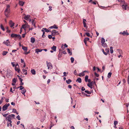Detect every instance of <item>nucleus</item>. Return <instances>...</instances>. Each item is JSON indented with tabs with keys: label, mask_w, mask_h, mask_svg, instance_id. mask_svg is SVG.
I'll return each instance as SVG.
<instances>
[{
	"label": "nucleus",
	"mask_w": 129,
	"mask_h": 129,
	"mask_svg": "<svg viewBox=\"0 0 129 129\" xmlns=\"http://www.w3.org/2000/svg\"><path fill=\"white\" fill-rule=\"evenodd\" d=\"M10 6L9 5H7L5 11V15L7 17H8V14L10 12Z\"/></svg>",
	"instance_id": "nucleus-1"
},
{
	"label": "nucleus",
	"mask_w": 129,
	"mask_h": 129,
	"mask_svg": "<svg viewBox=\"0 0 129 129\" xmlns=\"http://www.w3.org/2000/svg\"><path fill=\"white\" fill-rule=\"evenodd\" d=\"M11 36L12 38L17 37L19 39H20L21 38V36L20 35H17L14 34H12Z\"/></svg>",
	"instance_id": "nucleus-2"
},
{
	"label": "nucleus",
	"mask_w": 129,
	"mask_h": 129,
	"mask_svg": "<svg viewBox=\"0 0 129 129\" xmlns=\"http://www.w3.org/2000/svg\"><path fill=\"white\" fill-rule=\"evenodd\" d=\"M46 64L47 67H48V70L51 69L53 68L52 66L51 63L50 62H48L47 61H46Z\"/></svg>",
	"instance_id": "nucleus-3"
},
{
	"label": "nucleus",
	"mask_w": 129,
	"mask_h": 129,
	"mask_svg": "<svg viewBox=\"0 0 129 129\" xmlns=\"http://www.w3.org/2000/svg\"><path fill=\"white\" fill-rule=\"evenodd\" d=\"M10 104L9 103L6 104L4 105L3 107L2 110L3 111H5L7 110L8 107L10 106Z\"/></svg>",
	"instance_id": "nucleus-4"
},
{
	"label": "nucleus",
	"mask_w": 129,
	"mask_h": 129,
	"mask_svg": "<svg viewBox=\"0 0 129 129\" xmlns=\"http://www.w3.org/2000/svg\"><path fill=\"white\" fill-rule=\"evenodd\" d=\"M29 25L27 23H25V24L23 25H22L21 29L23 28L24 29V30H25V28H29Z\"/></svg>",
	"instance_id": "nucleus-5"
},
{
	"label": "nucleus",
	"mask_w": 129,
	"mask_h": 129,
	"mask_svg": "<svg viewBox=\"0 0 129 129\" xmlns=\"http://www.w3.org/2000/svg\"><path fill=\"white\" fill-rule=\"evenodd\" d=\"M57 34H58V32L56 30H54L51 32V35L53 36L57 35Z\"/></svg>",
	"instance_id": "nucleus-6"
},
{
	"label": "nucleus",
	"mask_w": 129,
	"mask_h": 129,
	"mask_svg": "<svg viewBox=\"0 0 129 129\" xmlns=\"http://www.w3.org/2000/svg\"><path fill=\"white\" fill-rule=\"evenodd\" d=\"M4 43L7 46L9 45L10 44V43L8 40H7L6 41H4Z\"/></svg>",
	"instance_id": "nucleus-7"
},
{
	"label": "nucleus",
	"mask_w": 129,
	"mask_h": 129,
	"mask_svg": "<svg viewBox=\"0 0 129 129\" xmlns=\"http://www.w3.org/2000/svg\"><path fill=\"white\" fill-rule=\"evenodd\" d=\"M119 34H122L124 36L125 35H129V34L128 33L126 32L125 31H124L123 32H120L119 33Z\"/></svg>",
	"instance_id": "nucleus-8"
},
{
	"label": "nucleus",
	"mask_w": 129,
	"mask_h": 129,
	"mask_svg": "<svg viewBox=\"0 0 129 129\" xmlns=\"http://www.w3.org/2000/svg\"><path fill=\"white\" fill-rule=\"evenodd\" d=\"M6 119L8 121L11 122V116L10 115L8 116L6 118Z\"/></svg>",
	"instance_id": "nucleus-9"
},
{
	"label": "nucleus",
	"mask_w": 129,
	"mask_h": 129,
	"mask_svg": "<svg viewBox=\"0 0 129 129\" xmlns=\"http://www.w3.org/2000/svg\"><path fill=\"white\" fill-rule=\"evenodd\" d=\"M15 69L16 71L18 73H19L20 71L19 67H15Z\"/></svg>",
	"instance_id": "nucleus-10"
},
{
	"label": "nucleus",
	"mask_w": 129,
	"mask_h": 129,
	"mask_svg": "<svg viewBox=\"0 0 129 129\" xmlns=\"http://www.w3.org/2000/svg\"><path fill=\"white\" fill-rule=\"evenodd\" d=\"M30 15H27L24 17V18L25 20H28L29 18L30 17Z\"/></svg>",
	"instance_id": "nucleus-11"
},
{
	"label": "nucleus",
	"mask_w": 129,
	"mask_h": 129,
	"mask_svg": "<svg viewBox=\"0 0 129 129\" xmlns=\"http://www.w3.org/2000/svg\"><path fill=\"white\" fill-rule=\"evenodd\" d=\"M93 82V81H92L91 82H90V83H89L87 84V86L91 89L92 88V83Z\"/></svg>",
	"instance_id": "nucleus-12"
},
{
	"label": "nucleus",
	"mask_w": 129,
	"mask_h": 129,
	"mask_svg": "<svg viewBox=\"0 0 129 129\" xmlns=\"http://www.w3.org/2000/svg\"><path fill=\"white\" fill-rule=\"evenodd\" d=\"M22 90L21 93H22V94H23L24 96H25V93L26 92V90L25 89H23L22 90Z\"/></svg>",
	"instance_id": "nucleus-13"
},
{
	"label": "nucleus",
	"mask_w": 129,
	"mask_h": 129,
	"mask_svg": "<svg viewBox=\"0 0 129 129\" xmlns=\"http://www.w3.org/2000/svg\"><path fill=\"white\" fill-rule=\"evenodd\" d=\"M49 28L51 29L53 28L55 29H57L58 28V27L56 25H55V24H54L53 25L50 26Z\"/></svg>",
	"instance_id": "nucleus-14"
},
{
	"label": "nucleus",
	"mask_w": 129,
	"mask_h": 129,
	"mask_svg": "<svg viewBox=\"0 0 129 129\" xmlns=\"http://www.w3.org/2000/svg\"><path fill=\"white\" fill-rule=\"evenodd\" d=\"M9 24L11 27H13L14 25V23L12 21H10L9 22Z\"/></svg>",
	"instance_id": "nucleus-15"
},
{
	"label": "nucleus",
	"mask_w": 129,
	"mask_h": 129,
	"mask_svg": "<svg viewBox=\"0 0 129 129\" xmlns=\"http://www.w3.org/2000/svg\"><path fill=\"white\" fill-rule=\"evenodd\" d=\"M42 51V49H36L35 52L37 54H38L39 52H41Z\"/></svg>",
	"instance_id": "nucleus-16"
},
{
	"label": "nucleus",
	"mask_w": 129,
	"mask_h": 129,
	"mask_svg": "<svg viewBox=\"0 0 129 129\" xmlns=\"http://www.w3.org/2000/svg\"><path fill=\"white\" fill-rule=\"evenodd\" d=\"M35 41V39L34 38L31 37L30 38V42L32 43H34Z\"/></svg>",
	"instance_id": "nucleus-17"
},
{
	"label": "nucleus",
	"mask_w": 129,
	"mask_h": 129,
	"mask_svg": "<svg viewBox=\"0 0 129 129\" xmlns=\"http://www.w3.org/2000/svg\"><path fill=\"white\" fill-rule=\"evenodd\" d=\"M30 72L33 75H35L36 74V72L34 69H33L31 70Z\"/></svg>",
	"instance_id": "nucleus-18"
},
{
	"label": "nucleus",
	"mask_w": 129,
	"mask_h": 129,
	"mask_svg": "<svg viewBox=\"0 0 129 129\" xmlns=\"http://www.w3.org/2000/svg\"><path fill=\"white\" fill-rule=\"evenodd\" d=\"M24 4V2L22 1H19V5L21 6H23Z\"/></svg>",
	"instance_id": "nucleus-19"
},
{
	"label": "nucleus",
	"mask_w": 129,
	"mask_h": 129,
	"mask_svg": "<svg viewBox=\"0 0 129 129\" xmlns=\"http://www.w3.org/2000/svg\"><path fill=\"white\" fill-rule=\"evenodd\" d=\"M56 46H53L51 48V49L54 51H56Z\"/></svg>",
	"instance_id": "nucleus-20"
},
{
	"label": "nucleus",
	"mask_w": 129,
	"mask_h": 129,
	"mask_svg": "<svg viewBox=\"0 0 129 129\" xmlns=\"http://www.w3.org/2000/svg\"><path fill=\"white\" fill-rule=\"evenodd\" d=\"M85 75L84 73L83 72L80 73L79 75V76L80 77H81Z\"/></svg>",
	"instance_id": "nucleus-21"
},
{
	"label": "nucleus",
	"mask_w": 129,
	"mask_h": 129,
	"mask_svg": "<svg viewBox=\"0 0 129 129\" xmlns=\"http://www.w3.org/2000/svg\"><path fill=\"white\" fill-rule=\"evenodd\" d=\"M122 7L123 9L126 10L127 7V6L126 5H122Z\"/></svg>",
	"instance_id": "nucleus-22"
},
{
	"label": "nucleus",
	"mask_w": 129,
	"mask_h": 129,
	"mask_svg": "<svg viewBox=\"0 0 129 129\" xmlns=\"http://www.w3.org/2000/svg\"><path fill=\"white\" fill-rule=\"evenodd\" d=\"M12 122L11 121V122L8 121L7 126L9 127L10 126V127L12 126V124L11 123Z\"/></svg>",
	"instance_id": "nucleus-23"
},
{
	"label": "nucleus",
	"mask_w": 129,
	"mask_h": 129,
	"mask_svg": "<svg viewBox=\"0 0 129 129\" xmlns=\"http://www.w3.org/2000/svg\"><path fill=\"white\" fill-rule=\"evenodd\" d=\"M105 39H104V38H102L101 39V43L102 44L103 43H105Z\"/></svg>",
	"instance_id": "nucleus-24"
},
{
	"label": "nucleus",
	"mask_w": 129,
	"mask_h": 129,
	"mask_svg": "<svg viewBox=\"0 0 129 129\" xmlns=\"http://www.w3.org/2000/svg\"><path fill=\"white\" fill-rule=\"evenodd\" d=\"M43 29H44L45 32L48 33V32H50L51 30L50 29H48L46 28H43Z\"/></svg>",
	"instance_id": "nucleus-25"
},
{
	"label": "nucleus",
	"mask_w": 129,
	"mask_h": 129,
	"mask_svg": "<svg viewBox=\"0 0 129 129\" xmlns=\"http://www.w3.org/2000/svg\"><path fill=\"white\" fill-rule=\"evenodd\" d=\"M22 49L24 50L25 51H27V47H24L22 46Z\"/></svg>",
	"instance_id": "nucleus-26"
},
{
	"label": "nucleus",
	"mask_w": 129,
	"mask_h": 129,
	"mask_svg": "<svg viewBox=\"0 0 129 129\" xmlns=\"http://www.w3.org/2000/svg\"><path fill=\"white\" fill-rule=\"evenodd\" d=\"M88 76L87 75L85 77V81L86 82H87L88 81Z\"/></svg>",
	"instance_id": "nucleus-27"
},
{
	"label": "nucleus",
	"mask_w": 129,
	"mask_h": 129,
	"mask_svg": "<svg viewBox=\"0 0 129 129\" xmlns=\"http://www.w3.org/2000/svg\"><path fill=\"white\" fill-rule=\"evenodd\" d=\"M71 82L72 81L70 79H69L68 80H66V82L68 84H70Z\"/></svg>",
	"instance_id": "nucleus-28"
},
{
	"label": "nucleus",
	"mask_w": 129,
	"mask_h": 129,
	"mask_svg": "<svg viewBox=\"0 0 129 129\" xmlns=\"http://www.w3.org/2000/svg\"><path fill=\"white\" fill-rule=\"evenodd\" d=\"M67 50L68 53L70 54V55H71L72 54V52L68 48L67 49Z\"/></svg>",
	"instance_id": "nucleus-29"
},
{
	"label": "nucleus",
	"mask_w": 129,
	"mask_h": 129,
	"mask_svg": "<svg viewBox=\"0 0 129 129\" xmlns=\"http://www.w3.org/2000/svg\"><path fill=\"white\" fill-rule=\"evenodd\" d=\"M102 45L104 47H107V45L105 43L102 44Z\"/></svg>",
	"instance_id": "nucleus-30"
},
{
	"label": "nucleus",
	"mask_w": 129,
	"mask_h": 129,
	"mask_svg": "<svg viewBox=\"0 0 129 129\" xmlns=\"http://www.w3.org/2000/svg\"><path fill=\"white\" fill-rule=\"evenodd\" d=\"M8 53L7 51H3L2 55L3 56H5Z\"/></svg>",
	"instance_id": "nucleus-31"
},
{
	"label": "nucleus",
	"mask_w": 129,
	"mask_h": 129,
	"mask_svg": "<svg viewBox=\"0 0 129 129\" xmlns=\"http://www.w3.org/2000/svg\"><path fill=\"white\" fill-rule=\"evenodd\" d=\"M77 81L79 83H81V79L80 78H79L77 79Z\"/></svg>",
	"instance_id": "nucleus-32"
},
{
	"label": "nucleus",
	"mask_w": 129,
	"mask_h": 129,
	"mask_svg": "<svg viewBox=\"0 0 129 129\" xmlns=\"http://www.w3.org/2000/svg\"><path fill=\"white\" fill-rule=\"evenodd\" d=\"M17 79L14 78L12 80V82L16 83L17 81Z\"/></svg>",
	"instance_id": "nucleus-33"
},
{
	"label": "nucleus",
	"mask_w": 129,
	"mask_h": 129,
	"mask_svg": "<svg viewBox=\"0 0 129 129\" xmlns=\"http://www.w3.org/2000/svg\"><path fill=\"white\" fill-rule=\"evenodd\" d=\"M0 27L1 29L3 31H4L5 30V29L2 24H1L0 25Z\"/></svg>",
	"instance_id": "nucleus-34"
},
{
	"label": "nucleus",
	"mask_w": 129,
	"mask_h": 129,
	"mask_svg": "<svg viewBox=\"0 0 129 129\" xmlns=\"http://www.w3.org/2000/svg\"><path fill=\"white\" fill-rule=\"evenodd\" d=\"M111 75L112 73L111 72H109L108 74L107 77L109 78L111 77Z\"/></svg>",
	"instance_id": "nucleus-35"
},
{
	"label": "nucleus",
	"mask_w": 129,
	"mask_h": 129,
	"mask_svg": "<svg viewBox=\"0 0 129 129\" xmlns=\"http://www.w3.org/2000/svg\"><path fill=\"white\" fill-rule=\"evenodd\" d=\"M118 52L119 53L121 54H122V51L120 49H118Z\"/></svg>",
	"instance_id": "nucleus-36"
},
{
	"label": "nucleus",
	"mask_w": 129,
	"mask_h": 129,
	"mask_svg": "<svg viewBox=\"0 0 129 129\" xmlns=\"http://www.w3.org/2000/svg\"><path fill=\"white\" fill-rule=\"evenodd\" d=\"M71 62L72 63H73L74 62V59L73 57H71Z\"/></svg>",
	"instance_id": "nucleus-37"
},
{
	"label": "nucleus",
	"mask_w": 129,
	"mask_h": 129,
	"mask_svg": "<svg viewBox=\"0 0 129 129\" xmlns=\"http://www.w3.org/2000/svg\"><path fill=\"white\" fill-rule=\"evenodd\" d=\"M84 25V27L86 28H87V26L86 23H83Z\"/></svg>",
	"instance_id": "nucleus-38"
},
{
	"label": "nucleus",
	"mask_w": 129,
	"mask_h": 129,
	"mask_svg": "<svg viewBox=\"0 0 129 129\" xmlns=\"http://www.w3.org/2000/svg\"><path fill=\"white\" fill-rule=\"evenodd\" d=\"M102 52H103V53L105 55H107L108 53H106L105 52L104 49H102Z\"/></svg>",
	"instance_id": "nucleus-39"
},
{
	"label": "nucleus",
	"mask_w": 129,
	"mask_h": 129,
	"mask_svg": "<svg viewBox=\"0 0 129 129\" xmlns=\"http://www.w3.org/2000/svg\"><path fill=\"white\" fill-rule=\"evenodd\" d=\"M85 92L86 93L88 94H90L91 93L90 92L87 90H85Z\"/></svg>",
	"instance_id": "nucleus-40"
},
{
	"label": "nucleus",
	"mask_w": 129,
	"mask_h": 129,
	"mask_svg": "<svg viewBox=\"0 0 129 129\" xmlns=\"http://www.w3.org/2000/svg\"><path fill=\"white\" fill-rule=\"evenodd\" d=\"M68 73H67L66 72H64L63 73V76H66L67 75V74H68Z\"/></svg>",
	"instance_id": "nucleus-41"
},
{
	"label": "nucleus",
	"mask_w": 129,
	"mask_h": 129,
	"mask_svg": "<svg viewBox=\"0 0 129 129\" xmlns=\"http://www.w3.org/2000/svg\"><path fill=\"white\" fill-rule=\"evenodd\" d=\"M89 40V38L86 37L84 39V41H87Z\"/></svg>",
	"instance_id": "nucleus-42"
},
{
	"label": "nucleus",
	"mask_w": 129,
	"mask_h": 129,
	"mask_svg": "<svg viewBox=\"0 0 129 129\" xmlns=\"http://www.w3.org/2000/svg\"><path fill=\"white\" fill-rule=\"evenodd\" d=\"M118 123V122L116 121H115L114 122V125H116Z\"/></svg>",
	"instance_id": "nucleus-43"
},
{
	"label": "nucleus",
	"mask_w": 129,
	"mask_h": 129,
	"mask_svg": "<svg viewBox=\"0 0 129 129\" xmlns=\"http://www.w3.org/2000/svg\"><path fill=\"white\" fill-rule=\"evenodd\" d=\"M22 71L23 73H24L26 72H27V70H25L24 69H23L22 70Z\"/></svg>",
	"instance_id": "nucleus-44"
},
{
	"label": "nucleus",
	"mask_w": 129,
	"mask_h": 129,
	"mask_svg": "<svg viewBox=\"0 0 129 129\" xmlns=\"http://www.w3.org/2000/svg\"><path fill=\"white\" fill-rule=\"evenodd\" d=\"M30 53V51L28 52H26V51H25L24 53V54L25 55H27L29 53Z\"/></svg>",
	"instance_id": "nucleus-45"
},
{
	"label": "nucleus",
	"mask_w": 129,
	"mask_h": 129,
	"mask_svg": "<svg viewBox=\"0 0 129 129\" xmlns=\"http://www.w3.org/2000/svg\"><path fill=\"white\" fill-rule=\"evenodd\" d=\"M19 120H20L21 119L20 118V116L19 115H18L17 117H16Z\"/></svg>",
	"instance_id": "nucleus-46"
},
{
	"label": "nucleus",
	"mask_w": 129,
	"mask_h": 129,
	"mask_svg": "<svg viewBox=\"0 0 129 129\" xmlns=\"http://www.w3.org/2000/svg\"><path fill=\"white\" fill-rule=\"evenodd\" d=\"M85 34L87 36L89 37L90 36V34L89 33H86Z\"/></svg>",
	"instance_id": "nucleus-47"
},
{
	"label": "nucleus",
	"mask_w": 129,
	"mask_h": 129,
	"mask_svg": "<svg viewBox=\"0 0 129 129\" xmlns=\"http://www.w3.org/2000/svg\"><path fill=\"white\" fill-rule=\"evenodd\" d=\"M36 21H35V20H32V21H31V23H32V24H34V22H35L36 23Z\"/></svg>",
	"instance_id": "nucleus-48"
},
{
	"label": "nucleus",
	"mask_w": 129,
	"mask_h": 129,
	"mask_svg": "<svg viewBox=\"0 0 129 129\" xmlns=\"http://www.w3.org/2000/svg\"><path fill=\"white\" fill-rule=\"evenodd\" d=\"M94 74L95 76H96L97 77H98L99 76V75L96 73V72L94 73Z\"/></svg>",
	"instance_id": "nucleus-49"
},
{
	"label": "nucleus",
	"mask_w": 129,
	"mask_h": 129,
	"mask_svg": "<svg viewBox=\"0 0 129 129\" xmlns=\"http://www.w3.org/2000/svg\"><path fill=\"white\" fill-rule=\"evenodd\" d=\"M11 64L13 67H15V64H14V62H11Z\"/></svg>",
	"instance_id": "nucleus-50"
},
{
	"label": "nucleus",
	"mask_w": 129,
	"mask_h": 129,
	"mask_svg": "<svg viewBox=\"0 0 129 129\" xmlns=\"http://www.w3.org/2000/svg\"><path fill=\"white\" fill-rule=\"evenodd\" d=\"M52 35H49L48 36V38L50 39H51L52 37Z\"/></svg>",
	"instance_id": "nucleus-51"
},
{
	"label": "nucleus",
	"mask_w": 129,
	"mask_h": 129,
	"mask_svg": "<svg viewBox=\"0 0 129 129\" xmlns=\"http://www.w3.org/2000/svg\"><path fill=\"white\" fill-rule=\"evenodd\" d=\"M49 11H51L52 10V7L51 6H49Z\"/></svg>",
	"instance_id": "nucleus-52"
},
{
	"label": "nucleus",
	"mask_w": 129,
	"mask_h": 129,
	"mask_svg": "<svg viewBox=\"0 0 129 129\" xmlns=\"http://www.w3.org/2000/svg\"><path fill=\"white\" fill-rule=\"evenodd\" d=\"M85 90V89L84 87H82L81 88V90L82 91H84Z\"/></svg>",
	"instance_id": "nucleus-53"
},
{
	"label": "nucleus",
	"mask_w": 129,
	"mask_h": 129,
	"mask_svg": "<svg viewBox=\"0 0 129 129\" xmlns=\"http://www.w3.org/2000/svg\"><path fill=\"white\" fill-rule=\"evenodd\" d=\"M127 82L128 84H129V74L127 77Z\"/></svg>",
	"instance_id": "nucleus-54"
},
{
	"label": "nucleus",
	"mask_w": 129,
	"mask_h": 129,
	"mask_svg": "<svg viewBox=\"0 0 129 129\" xmlns=\"http://www.w3.org/2000/svg\"><path fill=\"white\" fill-rule=\"evenodd\" d=\"M10 115L11 116V118H12V117H15V115H14V114H13Z\"/></svg>",
	"instance_id": "nucleus-55"
},
{
	"label": "nucleus",
	"mask_w": 129,
	"mask_h": 129,
	"mask_svg": "<svg viewBox=\"0 0 129 129\" xmlns=\"http://www.w3.org/2000/svg\"><path fill=\"white\" fill-rule=\"evenodd\" d=\"M21 62L22 63H25V62H24V61L22 59H21Z\"/></svg>",
	"instance_id": "nucleus-56"
},
{
	"label": "nucleus",
	"mask_w": 129,
	"mask_h": 129,
	"mask_svg": "<svg viewBox=\"0 0 129 129\" xmlns=\"http://www.w3.org/2000/svg\"><path fill=\"white\" fill-rule=\"evenodd\" d=\"M45 34V33H44V32L43 34V35H42V37H43V38H44L45 37V36L44 35Z\"/></svg>",
	"instance_id": "nucleus-57"
},
{
	"label": "nucleus",
	"mask_w": 129,
	"mask_h": 129,
	"mask_svg": "<svg viewBox=\"0 0 129 129\" xmlns=\"http://www.w3.org/2000/svg\"><path fill=\"white\" fill-rule=\"evenodd\" d=\"M123 83H126V81L125 79H123L122 80Z\"/></svg>",
	"instance_id": "nucleus-58"
},
{
	"label": "nucleus",
	"mask_w": 129,
	"mask_h": 129,
	"mask_svg": "<svg viewBox=\"0 0 129 129\" xmlns=\"http://www.w3.org/2000/svg\"><path fill=\"white\" fill-rule=\"evenodd\" d=\"M20 85H23V83L22 82V81H20Z\"/></svg>",
	"instance_id": "nucleus-59"
},
{
	"label": "nucleus",
	"mask_w": 129,
	"mask_h": 129,
	"mask_svg": "<svg viewBox=\"0 0 129 129\" xmlns=\"http://www.w3.org/2000/svg\"><path fill=\"white\" fill-rule=\"evenodd\" d=\"M13 111L15 113L17 111L16 109H13Z\"/></svg>",
	"instance_id": "nucleus-60"
},
{
	"label": "nucleus",
	"mask_w": 129,
	"mask_h": 129,
	"mask_svg": "<svg viewBox=\"0 0 129 129\" xmlns=\"http://www.w3.org/2000/svg\"><path fill=\"white\" fill-rule=\"evenodd\" d=\"M74 73L75 75H77V72L76 70H75L74 72Z\"/></svg>",
	"instance_id": "nucleus-61"
},
{
	"label": "nucleus",
	"mask_w": 129,
	"mask_h": 129,
	"mask_svg": "<svg viewBox=\"0 0 129 129\" xmlns=\"http://www.w3.org/2000/svg\"><path fill=\"white\" fill-rule=\"evenodd\" d=\"M11 104L12 105L14 106L15 105V103L13 102H12L11 103Z\"/></svg>",
	"instance_id": "nucleus-62"
},
{
	"label": "nucleus",
	"mask_w": 129,
	"mask_h": 129,
	"mask_svg": "<svg viewBox=\"0 0 129 129\" xmlns=\"http://www.w3.org/2000/svg\"><path fill=\"white\" fill-rule=\"evenodd\" d=\"M50 81V79H48L47 81V83H49Z\"/></svg>",
	"instance_id": "nucleus-63"
},
{
	"label": "nucleus",
	"mask_w": 129,
	"mask_h": 129,
	"mask_svg": "<svg viewBox=\"0 0 129 129\" xmlns=\"http://www.w3.org/2000/svg\"><path fill=\"white\" fill-rule=\"evenodd\" d=\"M10 31H11L10 30L8 29L7 30L6 32L7 33H10Z\"/></svg>",
	"instance_id": "nucleus-64"
}]
</instances>
